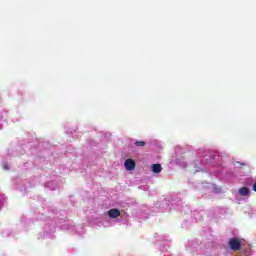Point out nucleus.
Listing matches in <instances>:
<instances>
[{
  "label": "nucleus",
  "mask_w": 256,
  "mask_h": 256,
  "mask_svg": "<svg viewBox=\"0 0 256 256\" xmlns=\"http://www.w3.org/2000/svg\"><path fill=\"white\" fill-rule=\"evenodd\" d=\"M151 169L153 173H161V171H163V167H161V164H153Z\"/></svg>",
  "instance_id": "nucleus-6"
},
{
  "label": "nucleus",
  "mask_w": 256,
  "mask_h": 256,
  "mask_svg": "<svg viewBox=\"0 0 256 256\" xmlns=\"http://www.w3.org/2000/svg\"><path fill=\"white\" fill-rule=\"evenodd\" d=\"M0 129H3V126L0 124Z\"/></svg>",
  "instance_id": "nucleus-14"
},
{
  "label": "nucleus",
  "mask_w": 256,
  "mask_h": 256,
  "mask_svg": "<svg viewBox=\"0 0 256 256\" xmlns=\"http://www.w3.org/2000/svg\"><path fill=\"white\" fill-rule=\"evenodd\" d=\"M229 245L232 251H239L241 247V241H239L237 238H232L229 240Z\"/></svg>",
  "instance_id": "nucleus-1"
},
{
  "label": "nucleus",
  "mask_w": 256,
  "mask_h": 256,
  "mask_svg": "<svg viewBox=\"0 0 256 256\" xmlns=\"http://www.w3.org/2000/svg\"><path fill=\"white\" fill-rule=\"evenodd\" d=\"M104 227H111V224H104Z\"/></svg>",
  "instance_id": "nucleus-12"
},
{
  "label": "nucleus",
  "mask_w": 256,
  "mask_h": 256,
  "mask_svg": "<svg viewBox=\"0 0 256 256\" xmlns=\"http://www.w3.org/2000/svg\"><path fill=\"white\" fill-rule=\"evenodd\" d=\"M135 161L133 159H126L124 162V167L126 171H135Z\"/></svg>",
  "instance_id": "nucleus-4"
},
{
  "label": "nucleus",
  "mask_w": 256,
  "mask_h": 256,
  "mask_svg": "<svg viewBox=\"0 0 256 256\" xmlns=\"http://www.w3.org/2000/svg\"><path fill=\"white\" fill-rule=\"evenodd\" d=\"M60 229H62V231L73 233V231H75V226L73 225V222L67 221L60 226Z\"/></svg>",
  "instance_id": "nucleus-3"
},
{
  "label": "nucleus",
  "mask_w": 256,
  "mask_h": 256,
  "mask_svg": "<svg viewBox=\"0 0 256 256\" xmlns=\"http://www.w3.org/2000/svg\"><path fill=\"white\" fill-rule=\"evenodd\" d=\"M107 215L110 219H117V217L121 216V210L117 208H112L107 211Z\"/></svg>",
  "instance_id": "nucleus-2"
},
{
  "label": "nucleus",
  "mask_w": 256,
  "mask_h": 256,
  "mask_svg": "<svg viewBox=\"0 0 256 256\" xmlns=\"http://www.w3.org/2000/svg\"><path fill=\"white\" fill-rule=\"evenodd\" d=\"M5 205V195L0 194V209Z\"/></svg>",
  "instance_id": "nucleus-7"
},
{
  "label": "nucleus",
  "mask_w": 256,
  "mask_h": 256,
  "mask_svg": "<svg viewBox=\"0 0 256 256\" xmlns=\"http://www.w3.org/2000/svg\"><path fill=\"white\" fill-rule=\"evenodd\" d=\"M3 169H4V171H9V165L8 164H4L3 165Z\"/></svg>",
  "instance_id": "nucleus-10"
},
{
  "label": "nucleus",
  "mask_w": 256,
  "mask_h": 256,
  "mask_svg": "<svg viewBox=\"0 0 256 256\" xmlns=\"http://www.w3.org/2000/svg\"><path fill=\"white\" fill-rule=\"evenodd\" d=\"M238 193H239V195H241L242 197H247V195H249L250 191H249V188H247V187H241V188L238 190Z\"/></svg>",
  "instance_id": "nucleus-5"
},
{
  "label": "nucleus",
  "mask_w": 256,
  "mask_h": 256,
  "mask_svg": "<svg viewBox=\"0 0 256 256\" xmlns=\"http://www.w3.org/2000/svg\"><path fill=\"white\" fill-rule=\"evenodd\" d=\"M47 187H48L49 189H52V190L55 189V188H52V187H51V183H48V184H47Z\"/></svg>",
  "instance_id": "nucleus-11"
},
{
  "label": "nucleus",
  "mask_w": 256,
  "mask_h": 256,
  "mask_svg": "<svg viewBox=\"0 0 256 256\" xmlns=\"http://www.w3.org/2000/svg\"><path fill=\"white\" fill-rule=\"evenodd\" d=\"M195 171H196V173H199V169H196Z\"/></svg>",
  "instance_id": "nucleus-13"
},
{
  "label": "nucleus",
  "mask_w": 256,
  "mask_h": 256,
  "mask_svg": "<svg viewBox=\"0 0 256 256\" xmlns=\"http://www.w3.org/2000/svg\"><path fill=\"white\" fill-rule=\"evenodd\" d=\"M135 145H136L137 147H145V142H144V141H136V142H135Z\"/></svg>",
  "instance_id": "nucleus-8"
},
{
  "label": "nucleus",
  "mask_w": 256,
  "mask_h": 256,
  "mask_svg": "<svg viewBox=\"0 0 256 256\" xmlns=\"http://www.w3.org/2000/svg\"><path fill=\"white\" fill-rule=\"evenodd\" d=\"M253 191L256 193V178L253 179V185H252Z\"/></svg>",
  "instance_id": "nucleus-9"
}]
</instances>
